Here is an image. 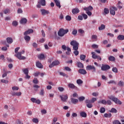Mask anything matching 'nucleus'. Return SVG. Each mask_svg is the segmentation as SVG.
<instances>
[{"mask_svg": "<svg viewBox=\"0 0 124 124\" xmlns=\"http://www.w3.org/2000/svg\"><path fill=\"white\" fill-rule=\"evenodd\" d=\"M70 45L73 46V49L75 50L73 53L75 56H78L79 55V51H78L79 43L75 40H73L70 42Z\"/></svg>", "mask_w": 124, "mask_h": 124, "instance_id": "nucleus-1", "label": "nucleus"}, {"mask_svg": "<svg viewBox=\"0 0 124 124\" xmlns=\"http://www.w3.org/2000/svg\"><path fill=\"white\" fill-rule=\"evenodd\" d=\"M25 53V50H23L21 52H19L15 55V57L18 60H26V58L25 56H22V54Z\"/></svg>", "mask_w": 124, "mask_h": 124, "instance_id": "nucleus-2", "label": "nucleus"}, {"mask_svg": "<svg viewBox=\"0 0 124 124\" xmlns=\"http://www.w3.org/2000/svg\"><path fill=\"white\" fill-rule=\"evenodd\" d=\"M108 98L112 100V101H114V102L115 103V104H119V105H122V102L120 101V99H119L117 97H115L113 96H110Z\"/></svg>", "mask_w": 124, "mask_h": 124, "instance_id": "nucleus-3", "label": "nucleus"}, {"mask_svg": "<svg viewBox=\"0 0 124 124\" xmlns=\"http://www.w3.org/2000/svg\"><path fill=\"white\" fill-rule=\"evenodd\" d=\"M68 31H69L68 29L65 30L63 29H61L58 31V34L59 36H61V37H62V36H63L64 34H66V33H67Z\"/></svg>", "mask_w": 124, "mask_h": 124, "instance_id": "nucleus-4", "label": "nucleus"}, {"mask_svg": "<svg viewBox=\"0 0 124 124\" xmlns=\"http://www.w3.org/2000/svg\"><path fill=\"white\" fill-rule=\"evenodd\" d=\"M86 70H92V72H96V69L95 67L93 65H88L86 66Z\"/></svg>", "mask_w": 124, "mask_h": 124, "instance_id": "nucleus-5", "label": "nucleus"}, {"mask_svg": "<svg viewBox=\"0 0 124 124\" xmlns=\"http://www.w3.org/2000/svg\"><path fill=\"white\" fill-rule=\"evenodd\" d=\"M60 97L63 102H66V100H67L68 98V96L67 94L66 95H60Z\"/></svg>", "mask_w": 124, "mask_h": 124, "instance_id": "nucleus-6", "label": "nucleus"}, {"mask_svg": "<svg viewBox=\"0 0 124 124\" xmlns=\"http://www.w3.org/2000/svg\"><path fill=\"white\" fill-rule=\"evenodd\" d=\"M118 10V9H117V7L112 6L110 9V13L111 14V15H115L116 14V12L115 11H117Z\"/></svg>", "mask_w": 124, "mask_h": 124, "instance_id": "nucleus-7", "label": "nucleus"}, {"mask_svg": "<svg viewBox=\"0 0 124 124\" xmlns=\"http://www.w3.org/2000/svg\"><path fill=\"white\" fill-rule=\"evenodd\" d=\"M58 64H60V62L58 61H55L49 65V67H50V68H52V67H54V66L56 65H58Z\"/></svg>", "mask_w": 124, "mask_h": 124, "instance_id": "nucleus-8", "label": "nucleus"}, {"mask_svg": "<svg viewBox=\"0 0 124 124\" xmlns=\"http://www.w3.org/2000/svg\"><path fill=\"white\" fill-rule=\"evenodd\" d=\"M110 66L108 65H103L102 64L101 67V70L103 71H106V70H108V69H110Z\"/></svg>", "mask_w": 124, "mask_h": 124, "instance_id": "nucleus-9", "label": "nucleus"}, {"mask_svg": "<svg viewBox=\"0 0 124 124\" xmlns=\"http://www.w3.org/2000/svg\"><path fill=\"white\" fill-rule=\"evenodd\" d=\"M41 12L42 13V15H43V16L47 15L48 14H50V12H49V11L46 10L44 9L41 10Z\"/></svg>", "mask_w": 124, "mask_h": 124, "instance_id": "nucleus-10", "label": "nucleus"}, {"mask_svg": "<svg viewBox=\"0 0 124 124\" xmlns=\"http://www.w3.org/2000/svg\"><path fill=\"white\" fill-rule=\"evenodd\" d=\"M85 102L87 103L86 106L88 108H92L93 104H91V101L90 100H86Z\"/></svg>", "mask_w": 124, "mask_h": 124, "instance_id": "nucleus-11", "label": "nucleus"}, {"mask_svg": "<svg viewBox=\"0 0 124 124\" xmlns=\"http://www.w3.org/2000/svg\"><path fill=\"white\" fill-rule=\"evenodd\" d=\"M54 1L57 7H59V8H61V7H62V6L61 5V1L60 0H54Z\"/></svg>", "mask_w": 124, "mask_h": 124, "instance_id": "nucleus-12", "label": "nucleus"}, {"mask_svg": "<svg viewBox=\"0 0 124 124\" xmlns=\"http://www.w3.org/2000/svg\"><path fill=\"white\" fill-rule=\"evenodd\" d=\"M27 22H28V20L26 18H21L20 20V24H22V25H26Z\"/></svg>", "mask_w": 124, "mask_h": 124, "instance_id": "nucleus-13", "label": "nucleus"}, {"mask_svg": "<svg viewBox=\"0 0 124 124\" xmlns=\"http://www.w3.org/2000/svg\"><path fill=\"white\" fill-rule=\"evenodd\" d=\"M11 94L13 96H15V95H16V96H20V95H22V93H21V92H13L11 93Z\"/></svg>", "mask_w": 124, "mask_h": 124, "instance_id": "nucleus-14", "label": "nucleus"}, {"mask_svg": "<svg viewBox=\"0 0 124 124\" xmlns=\"http://www.w3.org/2000/svg\"><path fill=\"white\" fill-rule=\"evenodd\" d=\"M32 32H33V30L32 29H29L27 31H26L24 33V35H28V34L32 33Z\"/></svg>", "mask_w": 124, "mask_h": 124, "instance_id": "nucleus-15", "label": "nucleus"}, {"mask_svg": "<svg viewBox=\"0 0 124 124\" xmlns=\"http://www.w3.org/2000/svg\"><path fill=\"white\" fill-rule=\"evenodd\" d=\"M78 72L80 74H82L83 75H85L87 73V71L84 69H80L78 70Z\"/></svg>", "mask_w": 124, "mask_h": 124, "instance_id": "nucleus-16", "label": "nucleus"}, {"mask_svg": "<svg viewBox=\"0 0 124 124\" xmlns=\"http://www.w3.org/2000/svg\"><path fill=\"white\" fill-rule=\"evenodd\" d=\"M72 12L73 14H77L80 12V10L78 8H75L72 10Z\"/></svg>", "mask_w": 124, "mask_h": 124, "instance_id": "nucleus-17", "label": "nucleus"}, {"mask_svg": "<svg viewBox=\"0 0 124 124\" xmlns=\"http://www.w3.org/2000/svg\"><path fill=\"white\" fill-rule=\"evenodd\" d=\"M38 3H40L42 6H45L46 5V1L45 0H39Z\"/></svg>", "mask_w": 124, "mask_h": 124, "instance_id": "nucleus-18", "label": "nucleus"}, {"mask_svg": "<svg viewBox=\"0 0 124 124\" xmlns=\"http://www.w3.org/2000/svg\"><path fill=\"white\" fill-rule=\"evenodd\" d=\"M84 10H85V11H92V10H93V6H90L86 8H84Z\"/></svg>", "mask_w": 124, "mask_h": 124, "instance_id": "nucleus-19", "label": "nucleus"}, {"mask_svg": "<svg viewBox=\"0 0 124 124\" xmlns=\"http://www.w3.org/2000/svg\"><path fill=\"white\" fill-rule=\"evenodd\" d=\"M68 87L70 89H77V87L73 84V83H69Z\"/></svg>", "mask_w": 124, "mask_h": 124, "instance_id": "nucleus-20", "label": "nucleus"}, {"mask_svg": "<svg viewBox=\"0 0 124 124\" xmlns=\"http://www.w3.org/2000/svg\"><path fill=\"white\" fill-rule=\"evenodd\" d=\"M71 101L72 103H73V104H76V103H78V99H75L74 98H71Z\"/></svg>", "mask_w": 124, "mask_h": 124, "instance_id": "nucleus-21", "label": "nucleus"}, {"mask_svg": "<svg viewBox=\"0 0 124 124\" xmlns=\"http://www.w3.org/2000/svg\"><path fill=\"white\" fill-rule=\"evenodd\" d=\"M6 40L7 43H8L9 44H11V43L13 42V39H12V38L8 37L7 38Z\"/></svg>", "mask_w": 124, "mask_h": 124, "instance_id": "nucleus-22", "label": "nucleus"}, {"mask_svg": "<svg viewBox=\"0 0 124 124\" xmlns=\"http://www.w3.org/2000/svg\"><path fill=\"white\" fill-rule=\"evenodd\" d=\"M36 65L37 67H38V68H43V65L39 62H36Z\"/></svg>", "mask_w": 124, "mask_h": 124, "instance_id": "nucleus-23", "label": "nucleus"}, {"mask_svg": "<svg viewBox=\"0 0 124 124\" xmlns=\"http://www.w3.org/2000/svg\"><path fill=\"white\" fill-rule=\"evenodd\" d=\"M77 66L79 68H84V65L81 62H77Z\"/></svg>", "mask_w": 124, "mask_h": 124, "instance_id": "nucleus-24", "label": "nucleus"}, {"mask_svg": "<svg viewBox=\"0 0 124 124\" xmlns=\"http://www.w3.org/2000/svg\"><path fill=\"white\" fill-rule=\"evenodd\" d=\"M92 55L93 59H94V60H96V59L98 58V56L95 55V53L94 52H92Z\"/></svg>", "mask_w": 124, "mask_h": 124, "instance_id": "nucleus-25", "label": "nucleus"}, {"mask_svg": "<svg viewBox=\"0 0 124 124\" xmlns=\"http://www.w3.org/2000/svg\"><path fill=\"white\" fill-rule=\"evenodd\" d=\"M117 39L118 40H124V35H119L117 37Z\"/></svg>", "mask_w": 124, "mask_h": 124, "instance_id": "nucleus-26", "label": "nucleus"}, {"mask_svg": "<svg viewBox=\"0 0 124 124\" xmlns=\"http://www.w3.org/2000/svg\"><path fill=\"white\" fill-rule=\"evenodd\" d=\"M80 115L81 117H82V118H87V113L85 112H81L80 113Z\"/></svg>", "mask_w": 124, "mask_h": 124, "instance_id": "nucleus-27", "label": "nucleus"}, {"mask_svg": "<svg viewBox=\"0 0 124 124\" xmlns=\"http://www.w3.org/2000/svg\"><path fill=\"white\" fill-rule=\"evenodd\" d=\"M108 60L109 62H114V61H116V58L114 56H110L108 57Z\"/></svg>", "mask_w": 124, "mask_h": 124, "instance_id": "nucleus-28", "label": "nucleus"}, {"mask_svg": "<svg viewBox=\"0 0 124 124\" xmlns=\"http://www.w3.org/2000/svg\"><path fill=\"white\" fill-rule=\"evenodd\" d=\"M67 51L65 52V54L66 55H69L70 53H71V49L69 47H67Z\"/></svg>", "mask_w": 124, "mask_h": 124, "instance_id": "nucleus-29", "label": "nucleus"}, {"mask_svg": "<svg viewBox=\"0 0 124 124\" xmlns=\"http://www.w3.org/2000/svg\"><path fill=\"white\" fill-rule=\"evenodd\" d=\"M106 26L104 24H101L100 27L98 28L99 31H102L105 30Z\"/></svg>", "mask_w": 124, "mask_h": 124, "instance_id": "nucleus-30", "label": "nucleus"}, {"mask_svg": "<svg viewBox=\"0 0 124 124\" xmlns=\"http://www.w3.org/2000/svg\"><path fill=\"white\" fill-rule=\"evenodd\" d=\"M33 88L35 92H38V89L40 88V86H38V85H35L33 86Z\"/></svg>", "mask_w": 124, "mask_h": 124, "instance_id": "nucleus-31", "label": "nucleus"}, {"mask_svg": "<svg viewBox=\"0 0 124 124\" xmlns=\"http://www.w3.org/2000/svg\"><path fill=\"white\" fill-rule=\"evenodd\" d=\"M25 36L24 37V38L26 41H30L31 40V37L30 36H28L27 35H24Z\"/></svg>", "mask_w": 124, "mask_h": 124, "instance_id": "nucleus-32", "label": "nucleus"}, {"mask_svg": "<svg viewBox=\"0 0 124 124\" xmlns=\"http://www.w3.org/2000/svg\"><path fill=\"white\" fill-rule=\"evenodd\" d=\"M104 117H105V118H111L112 117V114L111 113H105Z\"/></svg>", "mask_w": 124, "mask_h": 124, "instance_id": "nucleus-33", "label": "nucleus"}, {"mask_svg": "<svg viewBox=\"0 0 124 124\" xmlns=\"http://www.w3.org/2000/svg\"><path fill=\"white\" fill-rule=\"evenodd\" d=\"M38 58L40 60H43V59H44L45 58V56H44V54H41L38 55Z\"/></svg>", "mask_w": 124, "mask_h": 124, "instance_id": "nucleus-34", "label": "nucleus"}, {"mask_svg": "<svg viewBox=\"0 0 124 124\" xmlns=\"http://www.w3.org/2000/svg\"><path fill=\"white\" fill-rule=\"evenodd\" d=\"M109 112H110V113H117L118 110H117V109L116 108H112L111 109V110L109 111Z\"/></svg>", "mask_w": 124, "mask_h": 124, "instance_id": "nucleus-35", "label": "nucleus"}, {"mask_svg": "<svg viewBox=\"0 0 124 124\" xmlns=\"http://www.w3.org/2000/svg\"><path fill=\"white\" fill-rule=\"evenodd\" d=\"M80 59L81 61H85V59H86V55H80Z\"/></svg>", "mask_w": 124, "mask_h": 124, "instance_id": "nucleus-36", "label": "nucleus"}, {"mask_svg": "<svg viewBox=\"0 0 124 124\" xmlns=\"http://www.w3.org/2000/svg\"><path fill=\"white\" fill-rule=\"evenodd\" d=\"M12 25L14 27H17L18 26V22L15 20L12 22Z\"/></svg>", "mask_w": 124, "mask_h": 124, "instance_id": "nucleus-37", "label": "nucleus"}, {"mask_svg": "<svg viewBox=\"0 0 124 124\" xmlns=\"http://www.w3.org/2000/svg\"><path fill=\"white\" fill-rule=\"evenodd\" d=\"M92 39L94 40V41H96L97 40V36L96 35H93L92 36Z\"/></svg>", "mask_w": 124, "mask_h": 124, "instance_id": "nucleus-38", "label": "nucleus"}, {"mask_svg": "<svg viewBox=\"0 0 124 124\" xmlns=\"http://www.w3.org/2000/svg\"><path fill=\"white\" fill-rule=\"evenodd\" d=\"M23 72L24 73V74H29V70L27 68L23 69Z\"/></svg>", "mask_w": 124, "mask_h": 124, "instance_id": "nucleus-39", "label": "nucleus"}, {"mask_svg": "<svg viewBox=\"0 0 124 124\" xmlns=\"http://www.w3.org/2000/svg\"><path fill=\"white\" fill-rule=\"evenodd\" d=\"M77 83L78 85H81V84H83V81L80 79H78L77 80Z\"/></svg>", "mask_w": 124, "mask_h": 124, "instance_id": "nucleus-40", "label": "nucleus"}, {"mask_svg": "<svg viewBox=\"0 0 124 124\" xmlns=\"http://www.w3.org/2000/svg\"><path fill=\"white\" fill-rule=\"evenodd\" d=\"M98 103H102V104H104V105H106L107 101L105 100H103L102 101H99Z\"/></svg>", "mask_w": 124, "mask_h": 124, "instance_id": "nucleus-41", "label": "nucleus"}, {"mask_svg": "<svg viewBox=\"0 0 124 124\" xmlns=\"http://www.w3.org/2000/svg\"><path fill=\"white\" fill-rule=\"evenodd\" d=\"M105 111H106L105 108H104V107H102L100 108V113H105Z\"/></svg>", "mask_w": 124, "mask_h": 124, "instance_id": "nucleus-42", "label": "nucleus"}, {"mask_svg": "<svg viewBox=\"0 0 124 124\" xmlns=\"http://www.w3.org/2000/svg\"><path fill=\"white\" fill-rule=\"evenodd\" d=\"M112 71H113V72H114V73H118V69L116 67H113Z\"/></svg>", "mask_w": 124, "mask_h": 124, "instance_id": "nucleus-43", "label": "nucleus"}, {"mask_svg": "<svg viewBox=\"0 0 124 124\" xmlns=\"http://www.w3.org/2000/svg\"><path fill=\"white\" fill-rule=\"evenodd\" d=\"M112 124H122L119 120H114L112 122Z\"/></svg>", "mask_w": 124, "mask_h": 124, "instance_id": "nucleus-44", "label": "nucleus"}, {"mask_svg": "<svg viewBox=\"0 0 124 124\" xmlns=\"http://www.w3.org/2000/svg\"><path fill=\"white\" fill-rule=\"evenodd\" d=\"M40 95L43 96L44 95V89H42L41 90V91L39 92Z\"/></svg>", "mask_w": 124, "mask_h": 124, "instance_id": "nucleus-45", "label": "nucleus"}, {"mask_svg": "<svg viewBox=\"0 0 124 124\" xmlns=\"http://www.w3.org/2000/svg\"><path fill=\"white\" fill-rule=\"evenodd\" d=\"M77 30H73L72 32V34H73V35H76L77 34Z\"/></svg>", "mask_w": 124, "mask_h": 124, "instance_id": "nucleus-46", "label": "nucleus"}, {"mask_svg": "<svg viewBox=\"0 0 124 124\" xmlns=\"http://www.w3.org/2000/svg\"><path fill=\"white\" fill-rule=\"evenodd\" d=\"M82 16L84 20L88 19V16L86 14H82Z\"/></svg>", "mask_w": 124, "mask_h": 124, "instance_id": "nucleus-47", "label": "nucleus"}, {"mask_svg": "<svg viewBox=\"0 0 124 124\" xmlns=\"http://www.w3.org/2000/svg\"><path fill=\"white\" fill-rule=\"evenodd\" d=\"M66 21H71V16H67L65 17Z\"/></svg>", "mask_w": 124, "mask_h": 124, "instance_id": "nucleus-48", "label": "nucleus"}, {"mask_svg": "<svg viewBox=\"0 0 124 124\" xmlns=\"http://www.w3.org/2000/svg\"><path fill=\"white\" fill-rule=\"evenodd\" d=\"M104 12L105 14H108L109 13V10L108 8H105L104 9Z\"/></svg>", "mask_w": 124, "mask_h": 124, "instance_id": "nucleus-49", "label": "nucleus"}, {"mask_svg": "<svg viewBox=\"0 0 124 124\" xmlns=\"http://www.w3.org/2000/svg\"><path fill=\"white\" fill-rule=\"evenodd\" d=\"M13 91H18L19 90V87L17 86H14L12 88Z\"/></svg>", "mask_w": 124, "mask_h": 124, "instance_id": "nucleus-50", "label": "nucleus"}, {"mask_svg": "<svg viewBox=\"0 0 124 124\" xmlns=\"http://www.w3.org/2000/svg\"><path fill=\"white\" fill-rule=\"evenodd\" d=\"M1 83H4L5 84H8V80L5 79H1Z\"/></svg>", "mask_w": 124, "mask_h": 124, "instance_id": "nucleus-51", "label": "nucleus"}, {"mask_svg": "<svg viewBox=\"0 0 124 124\" xmlns=\"http://www.w3.org/2000/svg\"><path fill=\"white\" fill-rule=\"evenodd\" d=\"M17 13L18 14H21L23 13V10H22V9H21V8L18 9Z\"/></svg>", "mask_w": 124, "mask_h": 124, "instance_id": "nucleus-52", "label": "nucleus"}, {"mask_svg": "<svg viewBox=\"0 0 124 124\" xmlns=\"http://www.w3.org/2000/svg\"><path fill=\"white\" fill-rule=\"evenodd\" d=\"M118 85L120 87H124V82H123L122 81H120L118 83Z\"/></svg>", "mask_w": 124, "mask_h": 124, "instance_id": "nucleus-53", "label": "nucleus"}, {"mask_svg": "<svg viewBox=\"0 0 124 124\" xmlns=\"http://www.w3.org/2000/svg\"><path fill=\"white\" fill-rule=\"evenodd\" d=\"M92 47L93 49H97V48H98V46L97 45L94 44L92 45Z\"/></svg>", "mask_w": 124, "mask_h": 124, "instance_id": "nucleus-54", "label": "nucleus"}, {"mask_svg": "<svg viewBox=\"0 0 124 124\" xmlns=\"http://www.w3.org/2000/svg\"><path fill=\"white\" fill-rule=\"evenodd\" d=\"M78 100L79 101H83V100H85V97L84 96L79 97L78 98Z\"/></svg>", "mask_w": 124, "mask_h": 124, "instance_id": "nucleus-55", "label": "nucleus"}, {"mask_svg": "<svg viewBox=\"0 0 124 124\" xmlns=\"http://www.w3.org/2000/svg\"><path fill=\"white\" fill-rule=\"evenodd\" d=\"M32 122L33 123H35V124H37V123H38V119L36 118H33L32 119Z\"/></svg>", "mask_w": 124, "mask_h": 124, "instance_id": "nucleus-56", "label": "nucleus"}, {"mask_svg": "<svg viewBox=\"0 0 124 124\" xmlns=\"http://www.w3.org/2000/svg\"><path fill=\"white\" fill-rule=\"evenodd\" d=\"M33 83H34V84H38V80L37 78H34L33 80Z\"/></svg>", "mask_w": 124, "mask_h": 124, "instance_id": "nucleus-57", "label": "nucleus"}, {"mask_svg": "<svg viewBox=\"0 0 124 124\" xmlns=\"http://www.w3.org/2000/svg\"><path fill=\"white\" fill-rule=\"evenodd\" d=\"M86 13L87 14V15H88V16H92L93 13H92V12L90 11H86Z\"/></svg>", "mask_w": 124, "mask_h": 124, "instance_id": "nucleus-58", "label": "nucleus"}, {"mask_svg": "<svg viewBox=\"0 0 124 124\" xmlns=\"http://www.w3.org/2000/svg\"><path fill=\"white\" fill-rule=\"evenodd\" d=\"M58 90L59 91V92H63V91H64V88H63V87H58Z\"/></svg>", "mask_w": 124, "mask_h": 124, "instance_id": "nucleus-59", "label": "nucleus"}, {"mask_svg": "<svg viewBox=\"0 0 124 124\" xmlns=\"http://www.w3.org/2000/svg\"><path fill=\"white\" fill-rule=\"evenodd\" d=\"M92 95H93V96H98V93L94 92L92 93Z\"/></svg>", "mask_w": 124, "mask_h": 124, "instance_id": "nucleus-60", "label": "nucleus"}, {"mask_svg": "<svg viewBox=\"0 0 124 124\" xmlns=\"http://www.w3.org/2000/svg\"><path fill=\"white\" fill-rule=\"evenodd\" d=\"M19 50H20V47H17L15 49V52L16 54H17L18 53V51H19Z\"/></svg>", "mask_w": 124, "mask_h": 124, "instance_id": "nucleus-61", "label": "nucleus"}, {"mask_svg": "<svg viewBox=\"0 0 124 124\" xmlns=\"http://www.w3.org/2000/svg\"><path fill=\"white\" fill-rule=\"evenodd\" d=\"M78 32L79 33H81V34H83V33H84L85 32V31H84V30H83L82 29H79V30H78Z\"/></svg>", "mask_w": 124, "mask_h": 124, "instance_id": "nucleus-62", "label": "nucleus"}, {"mask_svg": "<svg viewBox=\"0 0 124 124\" xmlns=\"http://www.w3.org/2000/svg\"><path fill=\"white\" fill-rule=\"evenodd\" d=\"M31 100L33 103H35V102L36 101V99L35 98H31Z\"/></svg>", "mask_w": 124, "mask_h": 124, "instance_id": "nucleus-63", "label": "nucleus"}, {"mask_svg": "<svg viewBox=\"0 0 124 124\" xmlns=\"http://www.w3.org/2000/svg\"><path fill=\"white\" fill-rule=\"evenodd\" d=\"M94 101H96V98H94V97L92 98L91 101V102H92V103H94Z\"/></svg>", "mask_w": 124, "mask_h": 124, "instance_id": "nucleus-64", "label": "nucleus"}]
</instances>
